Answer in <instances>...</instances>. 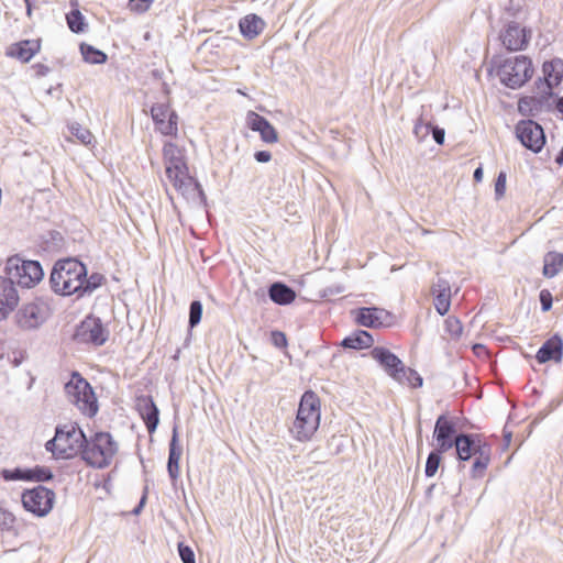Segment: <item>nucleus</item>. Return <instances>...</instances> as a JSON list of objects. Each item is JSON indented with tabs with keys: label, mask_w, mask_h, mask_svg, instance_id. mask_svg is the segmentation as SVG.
<instances>
[{
	"label": "nucleus",
	"mask_w": 563,
	"mask_h": 563,
	"mask_svg": "<svg viewBox=\"0 0 563 563\" xmlns=\"http://www.w3.org/2000/svg\"><path fill=\"white\" fill-rule=\"evenodd\" d=\"M202 305L200 301L195 300L190 305L189 311V324L190 327L197 325L201 320Z\"/></svg>",
	"instance_id": "43"
},
{
	"label": "nucleus",
	"mask_w": 563,
	"mask_h": 563,
	"mask_svg": "<svg viewBox=\"0 0 563 563\" xmlns=\"http://www.w3.org/2000/svg\"><path fill=\"white\" fill-rule=\"evenodd\" d=\"M474 179H475L476 183L482 181V179H483V169H482V167H478V168L475 169V172H474Z\"/></svg>",
	"instance_id": "58"
},
{
	"label": "nucleus",
	"mask_w": 563,
	"mask_h": 563,
	"mask_svg": "<svg viewBox=\"0 0 563 563\" xmlns=\"http://www.w3.org/2000/svg\"><path fill=\"white\" fill-rule=\"evenodd\" d=\"M19 301V292L12 280L0 276V320L7 319L15 310Z\"/></svg>",
	"instance_id": "19"
},
{
	"label": "nucleus",
	"mask_w": 563,
	"mask_h": 563,
	"mask_svg": "<svg viewBox=\"0 0 563 563\" xmlns=\"http://www.w3.org/2000/svg\"><path fill=\"white\" fill-rule=\"evenodd\" d=\"M374 343L373 336L364 330H357L351 333L342 341V345L346 349L365 350L372 347Z\"/></svg>",
	"instance_id": "29"
},
{
	"label": "nucleus",
	"mask_w": 563,
	"mask_h": 563,
	"mask_svg": "<svg viewBox=\"0 0 563 563\" xmlns=\"http://www.w3.org/2000/svg\"><path fill=\"white\" fill-rule=\"evenodd\" d=\"M445 450H439V448H435L431 450L428 454L426 466H424V475L426 477L430 478L433 477L439 467L441 466L443 462V454L446 453Z\"/></svg>",
	"instance_id": "33"
},
{
	"label": "nucleus",
	"mask_w": 563,
	"mask_h": 563,
	"mask_svg": "<svg viewBox=\"0 0 563 563\" xmlns=\"http://www.w3.org/2000/svg\"><path fill=\"white\" fill-rule=\"evenodd\" d=\"M563 269V254L559 252H548L543 258L542 274L547 278L556 276Z\"/></svg>",
	"instance_id": "31"
},
{
	"label": "nucleus",
	"mask_w": 563,
	"mask_h": 563,
	"mask_svg": "<svg viewBox=\"0 0 563 563\" xmlns=\"http://www.w3.org/2000/svg\"><path fill=\"white\" fill-rule=\"evenodd\" d=\"M555 162L559 164V165H563V148L560 151V153L558 154L556 158H555Z\"/></svg>",
	"instance_id": "59"
},
{
	"label": "nucleus",
	"mask_w": 563,
	"mask_h": 563,
	"mask_svg": "<svg viewBox=\"0 0 563 563\" xmlns=\"http://www.w3.org/2000/svg\"><path fill=\"white\" fill-rule=\"evenodd\" d=\"M271 299L278 305H289L296 298V292L282 283H275L269 288Z\"/></svg>",
	"instance_id": "32"
},
{
	"label": "nucleus",
	"mask_w": 563,
	"mask_h": 563,
	"mask_svg": "<svg viewBox=\"0 0 563 563\" xmlns=\"http://www.w3.org/2000/svg\"><path fill=\"white\" fill-rule=\"evenodd\" d=\"M352 316L356 324L366 328L389 327L394 323V316L388 310L377 307L354 309Z\"/></svg>",
	"instance_id": "13"
},
{
	"label": "nucleus",
	"mask_w": 563,
	"mask_h": 563,
	"mask_svg": "<svg viewBox=\"0 0 563 563\" xmlns=\"http://www.w3.org/2000/svg\"><path fill=\"white\" fill-rule=\"evenodd\" d=\"M68 130L71 136H74L80 144L85 146H95L96 137L88 128L82 126L79 123H73L68 126Z\"/></svg>",
	"instance_id": "34"
},
{
	"label": "nucleus",
	"mask_w": 563,
	"mask_h": 563,
	"mask_svg": "<svg viewBox=\"0 0 563 563\" xmlns=\"http://www.w3.org/2000/svg\"><path fill=\"white\" fill-rule=\"evenodd\" d=\"M64 390L69 401L88 418H93L99 410L98 399L92 386L78 372L74 371Z\"/></svg>",
	"instance_id": "5"
},
{
	"label": "nucleus",
	"mask_w": 563,
	"mask_h": 563,
	"mask_svg": "<svg viewBox=\"0 0 563 563\" xmlns=\"http://www.w3.org/2000/svg\"><path fill=\"white\" fill-rule=\"evenodd\" d=\"M247 126L255 132H258L261 140L268 144L278 142V133L276 129L266 120L254 111H249L246 114Z\"/></svg>",
	"instance_id": "21"
},
{
	"label": "nucleus",
	"mask_w": 563,
	"mask_h": 563,
	"mask_svg": "<svg viewBox=\"0 0 563 563\" xmlns=\"http://www.w3.org/2000/svg\"><path fill=\"white\" fill-rule=\"evenodd\" d=\"M435 487V484H431L427 489H426V497H431L432 495V492Z\"/></svg>",
	"instance_id": "61"
},
{
	"label": "nucleus",
	"mask_w": 563,
	"mask_h": 563,
	"mask_svg": "<svg viewBox=\"0 0 563 563\" xmlns=\"http://www.w3.org/2000/svg\"><path fill=\"white\" fill-rule=\"evenodd\" d=\"M25 467L16 466L14 468L0 470V476L4 482L22 481L24 482Z\"/></svg>",
	"instance_id": "40"
},
{
	"label": "nucleus",
	"mask_w": 563,
	"mask_h": 563,
	"mask_svg": "<svg viewBox=\"0 0 563 563\" xmlns=\"http://www.w3.org/2000/svg\"><path fill=\"white\" fill-rule=\"evenodd\" d=\"M81 51L85 59L89 63L103 64L107 60V55L92 46H81Z\"/></svg>",
	"instance_id": "39"
},
{
	"label": "nucleus",
	"mask_w": 563,
	"mask_h": 563,
	"mask_svg": "<svg viewBox=\"0 0 563 563\" xmlns=\"http://www.w3.org/2000/svg\"><path fill=\"white\" fill-rule=\"evenodd\" d=\"M516 134L522 145L534 153H539L544 146L543 129L532 120L520 121L516 126Z\"/></svg>",
	"instance_id": "14"
},
{
	"label": "nucleus",
	"mask_w": 563,
	"mask_h": 563,
	"mask_svg": "<svg viewBox=\"0 0 563 563\" xmlns=\"http://www.w3.org/2000/svg\"><path fill=\"white\" fill-rule=\"evenodd\" d=\"M255 159L258 163H267L272 158V154L268 151H258L254 154Z\"/></svg>",
	"instance_id": "53"
},
{
	"label": "nucleus",
	"mask_w": 563,
	"mask_h": 563,
	"mask_svg": "<svg viewBox=\"0 0 563 563\" xmlns=\"http://www.w3.org/2000/svg\"><path fill=\"white\" fill-rule=\"evenodd\" d=\"M177 551L183 563H196V554L194 549L184 541L177 543Z\"/></svg>",
	"instance_id": "41"
},
{
	"label": "nucleus",
	"mask_w": 563,
	"mask_h": 563,
	"mask_svg": "<svg viewBox=\"0 0 563 563\" xmlns=\"http://www.w3.org/2000/svg\"><path fill=\"white\" fill-rule=\"evenodd\" d=\"M529 362L533 371H538L537 365H543L550 361L560 364L563 360V354H534L532 361V354H522Z\"/></svg>",
	"instance_id": "35"
},
{
	"label": "nucleus",
	"mask_w": 563,
	"mask_h": 563,
	"mask_svg": "<svg viewBox=\"0 0 563 563\" xmlns=\"http://www.w3.org/2000/svg\"><path fill=\"white\" fill-rule=\"evenodd\" d=\"M75 339L80 343L101 345L108 339V332L103 328L100 319L87 317L77 328Z\"/></svg>",
	"instance_id": "15"
},
{
	"label": "nucleus",
	"mask_w": 563,
	"mask_h": 563,
	"mask_svg": "<svg viewBox=\"0 0 563 563\" xmlns=\"http://www.w3.org/2000/svg\"><path fill=\"white\" fill-rule=\"evenodd\" d=\"M5 273L8 279L23 288L35 287L44 277V272L37 261L24 260L13 255L7 260Z\"/></svg>",
	"instance_id": "8"
},
{
	"label": "nucleus",
	"mask_w": 563,
	"mask_h": 563,
	"mask_svg": "<svg viewBox=\"0 0 563 563\" xmlns=\"http://www.w3.org/2000/svg\"><path fill=\"white\" fill-rule=\"evenodd\" d=\"M55 475L49 466L34 465L33 467H25L24 482H34L43 485L44 483L52 482Z\"/></svg>",
	"instance_id": "30"
},
{
	"label": "nucleus",
	"mask_w": 563,
	"mask_h": 563,
	"mask_svg": "<svg viewBox=\"0 0 563 563\" xmlns=\"http://www.w3.org/2000/svg\"><path fill=\"white\" fill-rule=\"evenodd\" d=\"M135 409L142 418L146 430L153 434L159 424V409L151 395H140L135 399Z\"/></svg>",
	"instance_id": "17"
},
{
	"label": "nucleus",
	"mask_w": 563,
	"mask_h": 563,
	"mask_svg": "<svg viewBox=\"0 0 563 563\" xmlns=\"http://www.w3.org/2000/svg\"><path fill=\"white\" fill-rule=\"evenodd\" d=\"M272 342L276 349H285L287 346V339L285 333L279 331L272 332Z\"/></svg>",
	"instance_id": "47"
},
{
	"label": "nucleus",
	"mask_w": 563,
	"mask_h": 563,
	"mask_svg": "<svg viewBox=\"0 0 563 563\" xmlns=\"http://www.w3.org/2000/svg\"><path fill=\"white\" fill-rule=\"evenodd\" d=\"M563 402V398L562 399H559V398H554L552 399L549 405L547 406V410L551 413L552 411H554Z\"/></svg>",
	"instance_id": "56"
},
{
	"label": "nucleus",
	"mask_w": 563,
	"mask_h": 563,
	"mask_svg": "<svg viewBox=\"0 0 563 563\" xmlns=\"http://www.w3.org/2000/svg\"><path fill=\"white\" fill-rule=\"evenodd\" d=\"M31 68L34 73V76L37 78L46 76L51 70L47 65L42 64V63H36V64L32 65Z\"/></svg>",
	"instance_id": "51"
},
{
	"label": "nucleus",
	"mask_w": 563,
	"mask_h": 563,
	"mask_svg": "<svg viewBox=\"0 0 563 563\" xmlns=\"http://www.w3.org/2000/svg\"><path fill=\"white\" fill-rule=\"evenodd\" d=\"M445 333L449 340H457L463 331L461 321L455 317H449L444 321Z\"/></svg>",
	"instance_id": "37"
},
{
	"label": "nucleus",
	"mask_w": 563,
	"mask_h": 563,
	"mask_svg": "<svg viewBox=\"0 0 563 563\" xmlns=\"http://www.w3.org/2000/svg\"><path fill=\"white\" fill-rule=\"evenodd\" d=\"M460 421L461 419L459 417L451 416L448 411L438 416L432 433L435 448L449 452L455 446L460 435L466 432L463 431L462 428L465 427L467 419L464 418L463 423H460Z\"/></svg>",
	"instance_id": "9"
},
{
	"label": "nucleus",
	"mask_w": 563,
	"mask_h": 563,
	"mask_svg": "<svg viewBox=\"0 0 563 563\" xmlns=\"http://www.w3.org/2000/svg\"><path fill=\"white\" fill-rule=\"evenodd\" d=\"M512 440V432L508 431L506 428L503 430V445L501 449L505 451L509 448Z\"/></svg>",
	"instance_id": "54"
},
{
	"label": "nucleus",
	"mask_w": 563,
	"mask_h": 563,
	"mask_svg": "<svg viewBox=\"0 0 563 563\" xmlns=\"http://www.w3.org/2000/svg\"><path fill=\"white\" fill-rule=\"evenodd\" d=\"M265 22L256 14H247L239 22L241 34L247 38L253 40L257 37L265 29Z\"/></svg>",
	"instance_id": "27"
},
{
	"label": "nucleus",
	"mask_w": 563,
	"mask_h": 563,
	"mask_svg": "<svg viewBox=\"0 0 563 563\" xmlns=\"http://www.w3.org/2000/svg\"><path fill=\"white\" fill-rule=\"evenodd\" d=\"M15 523V516L13 514L0 515V529L10 530Z\"/></svg>",
	"instance_id": "50"
},
{
	"label": "nucleus",
	"mask_w": 563,
	"mask_h": 563,
	"mask_svg": "<svg viewBox=\"0 0 563 563\" xmlns=\"http://www.w3.org/2000/svg\"><path fill=\"white\" fill-rule=\"evenodd\" d=\"M44 320V309L35 302L24 305L16 314V322L22 329L37 328Z\"/></svg>",
	"instance_id": "22"
},
{
	"label": "nucleus",
	"mask_w": 563,
	"mask_h": 563,
	"mask_svg": "<svg viewBox=\"0 0 563 563\" xmlns=\"http://www.w3.org/2000/svg\"><path fill=\"white\" fill-rule=\"evenodd\" d=\"M366 356L367 354H361ZM379 367L396 383L412 389L423 386L422 376L411 366H406L397 354H371Z\"/></svg>",
	"instance_id": "7"
},
{
	"label": "nucleus",
	"mask_w": 563,
	"mask_h": 563,
	"mask_svg": "<svg viewBox=\"0 0 563 563\" xmlns=\"http://www.w3.org/2000/svg\"><path fill=\"white\" fill-rule=\"evenodd\" d=\"M432 133L434 141L438 144L442 145L444 143V130L440 128H434Z\"/></svg>",
	"instance_id": "55"
},
{
	"label": "nucleus",
	"mask_w": 563,
	"mask_h": 563,
	"mask_svg": "<svg viewBox=\"0 0 563 563\" xmlns=\"http://www.w3.org/2000/svg\"><path fill=\"white\" fill-rule=\"evenodd\" d=\"M80 430H82V428L77 422H71L69 424H57L55 427L56 439H59V441L69 442L77 435V431Z\"/></svg>",
	"instance_id": "36"
},
{
	"label": "nucleus",
	"mask_w": 563,
	"mask_h": 563,
	"mask_svg": "<svg viewBox=\"0 0 563 563\" xmlns=\"http://www.w3.org/2000/svg\"><path fill=\"white\" fill-rule=\"evenodd\" d=\"M8 361L12 364L13 367H18L22 364V362L26 358L27 354H12V358L10 357L11 354H7Z\"/></svg>",
	"instance_id": "52"
},
{
	"label": "nucleus",
	"mask_w": 563,
	"mask_h": 563,
	"mask_svg": "<svg viewBox=\"0 0 563 563\" xmlns=\"http://www.w3.org/2000/svg\"><path fill=\"white\" fill-rule=\"evenodd\" d=\"M552 294L548 289L540 291V302L543 311H549L552 307Z\"/></svg>",
	"instance_id": "48"
},
{
	"label": "nucleus",
	"mask_w": 563,
	"mask_h": 563,
	"mask_svg": "<svg viewBox=\"0 0 563 563\" xmlns=\"http://www.w3.org/2000/svg\"><path fill=\"white\" fill-rule=\"evenodd\" d=\"M67 24L69 29L75 33H81L85 31L86 24L84 16L79 10H73L66 15Z\"/></svg>",
	"instance_id": "38"
},
{
	"label": "nucleus",
	"mask_w": 563,
	"mask_h": 563,
	"mask_svg": "<svg viewBox=\"0 0 563 563\" xmlns=\"http://www.w3.org/2000/svg\"><path fill=\"white\" fill-rule=\"evenodd\" d=\"M154 0H129V8L135 13H145L152 7Z\"/></svg>",
	"instance_id": "44"
},
{
	"label": "nucleus",
	"mask_w": 563,
	"mask_h": 563,
	"mask_svg": "<svg viewBox=\"0 0 563 563\" xmlns=\"http://www.w3.org/2000/svg\"><path fill=\"white\" fill-rule=\"evenodd\" d=\"M118 450V443L110 432L97 431L87 440L82 461L89 467L103 470L111 464Z\"/></svg>",
	"instance_id": "4"
},
{
	"label": "nucleus",
	"mask_w": 563,
	"mask_h": 563,
	"mask_svg": "<svg viewBox=\"0 0 563 563\" xmlns=\"http://www.w3.org/2000/svg\"><path fill=\"white\" fill-rule=\"evenodd\" d=\"M21 503L26 512L36 518H45L54 508L56 493L52 488L37 484L22 490Z\"/></svg>",
	"instance_id": "10"
},
{
	"label": "nucleus",
	"mask_w": 563,
	"mask_h": 563,
	"mask_svg": "<svg viewBox=\"0 0 563 563\" xmlns=\"http://www.w3.org/2000/svg\"><path fill=\"white\" fill-rule=\"evenodd\" d=\"M49 283L53 290L63 296H81L97 287V284H91L87 278L86 266L75 258L57 261L52 269Z\"/></svg>",
	"instance_id": "2"
},
{
	"label": "nucleus",
	"mask_w": 563,
	"mask_h": 563,
	"mask_svg": "<svg viewBox=\"0 0 563 563\" xmlns=\"http://www.w3.org/2000/svg\"><path fill=\"white\" fill-rule=\"evenodd\" d=\"M453 449L459 473L473 460L468 472L470 478L476 481L485 476L492 461L493 445L484 433L465 432L460 435Z\"/></svg>",
	"instance_id": "1"
},
{
	"label": "nucleus",
	"mask_w": 563,
	"mask_h": 563,
	"mask_svg": "<svg viewBox=\"0 0 563 563\" xmlns=\"http://www.w3.org/2000/svg\"><path fill=\"white\" fill-rule=\"evenodd\" d=\"M543 74L548 95L552 96V89L563 79V60L560 58L545 62L543 64Z\"/></svg>",
	"instance_id": "24"
},
{
	"label": "nucleus",
	"mask_w": 563,
	"mask_h": 563,
	"mask_svg": "<svg viewBox=\"0 0 563 563\" xmlns=\"http://www.w3.org/2000/svg\"><path fill=\"white\" fill-rule=\"evenodd\" d=\"M548 415H550V412L544 408L542 410H540L538 412V415L536 416L534 420H533V423H539L541 422Z\"/></svg>",
	"instance_id": "57"
},
{
	"label": "nucleus",
	"mask_w": 563,
	"mask_h": 563,
	"mask_svg": "<svg viewBox=\"0 0 563 563\" xmlns=\"http://www.w3.org/2000/svg\"><path fill=\"white\" fill-rule=\"evenodd\" d=\"M2 514H12L11 511H9L8 509L3 508L1 505H0V515L2 516Z\"/></svg>",
	"instance_id": "64"
},
{
	"label": "nucleus",
	"mask_w": 563,
	"mask_h": 563,
	"mask_svg": "<svg viewBox=\"0 0 563 563\" xmlns=\"http://www.w3.org/2000/svg\"><path fill=\"white\" fill-rule=\"evenodd\" d=\"M147 496H148V485L146 484L143 488V492H142L139 503L135 505V507L132 510V515L137 516L143 511V509L147 503Z\"/></svg>",
	"instance_id": "46"
},
{
	"label": "nucleus",
	"mask_w": 563,
	"mask_h": 563,
	"mask_svg": "<svg viewBox=\"0 0 563 563\" xmlns=\"http://www.w3.org/2000/svg\"><path fill=\"white\" fill-rule=\"evenodd\" d=\"M531 37V31L520 26L518 23H509L500 34L503 45L508 51H522L525 49Z\"/></svg>",
	"instance_id": "16"
},
{
	"label": "nucleus",
	"mask_w": 563,
	"mask_h": 563,
	"mask_svg": "<svg viewBox=\"0 0 563 563\" xmlns=\"http://www.w3.org/2000/svg\"><path fill=\"white\" fill-rule=\"evenodd\" d=\"M165 175L173 188L185 198L195 196L200 190V185L189 174L187 163L165 167Z\"/></svg>",
	"instance_id": "11"
},
{
	"label": "nucleus",
	"mask_w": 563,
	"mask_h": 563,
	"mask_svg": "<svg viewBox=\"0 0 563 563\" xmlns=\"http://www.w3.org/2000/svg\"><path fill=\"white\" fill-rule=\"evenodd\" d=\"M183 454V446L179 441L178 424L174 423L172 429V437L168 443V459H167V473L170 478L172 485L176 487L179 478V462Z\"/></svg>",
	"instance_id": "18"
},
{
	"label": "nucleus",
	"mask_w": 563,
	"mask_h": 563,
	"mask_svg": "<svg viewBox=\"0 0 563 563\" xmlns=\"http://www.w3.org/2000/svg\"><path fill=\"white\" fill-rule=\"evenodd\" d=\"M556 108L561 113H563V97L558 101Z\"/></svg>",
	"instance_id": "62"
},
{
	"label": "nucleus",
	"mask_w": 563,
	"mask_h": 563,
	"mask_svg": "<svg viewBox=\"0 0 563 563\" xmlns=\"http://www.w3.org/2000/svg\"><path fill=\"white\" fill-rule=\"evenodd\" d=\"M26 4V13L27 15H31L32 13V0H24Z\"/></svg>",
	"instance_id": "60"
},
{
	"label": "nucleus",
	"mask_w": 563,
	"mask_h": 563,
	"mask_svg": "<svg viewBox=\"0 0 563 563\" xmlns=\"http://www.w3.org/2000/svg\"><path fill=\"white\" fill-rule=\"evenodd\" d=\"M42 49V40H22L11 44L5 49V55L10 58L20 60L21 63H29Z\"/></svg>",
	"instance_id": "20"
},
{
	"label": "nucleus",
	"mask_w": 563,
	"mask_h": 563,
	"mask_svg": "<svg viewBox=\"0 0 563 563\" xmlns=\"http://www.w3.org/2000/svg\"><path fill=\"white\" fill-rule=\"evenodd\" d=\"M551 96L548 95V90L541 97L526 96L518 101V111L525 117H534L543 108V104Z\"/></svg>",
	"instance_id": "28"
},
{
	"label": "nucleus",
	"mask_w": 563,
	"mask_h": 563,
	"mask_svg": "<svg viewBox=\"0 0 563 563\" xmlns=\"http://www.w3.org/2000/svg\"><path fill=\"white\" fill-rule=\"evenodd\" d=\"M533 74L532 60L525 55L505 58L496 68V75L501 84L511 89L522 87L532 78Z\"/></svg>",
	"instance_id": "6"
},
{
	"label": "nucleus",
	"mask_w": 563,
	"mask_h": 563,
	"mask_svg": "<svg viewBox=\"0 0 563 563\" xmlns=\"http://www.w3.org/2000/svg\"><path fill=\"white\" fill-rule=\"evenodd\" d=\"M111 486V483H110V477H108L106 481H104V484H103V488L109 490V487Z\"/></svg>",
	"instance_id": "63"
},
{
	"label": "nucleus",
	"mask_w": 563,
	"mask_h": 563,
	"mask_svg": "<svg viewBox=\"0 0 563 563\" xmlns=\"http://www.w3.org/2000/svg\"><path fill=\"white\" fill-rule=\"evenodd\" d=\"M162 156L164 166L186 164V150L174 141H166L163 144Z\"/></svg>",
	"instance_id": "25"
},
{
	"label": "nucleus",
	"mask_w": 563,
	"mask_h": 563,
	"mask_svg": "<svg viewBox=\"0 0 563 563\" xmlns=\"http://www.w3.org/2000/svg\"><path fill=\"white\" fill-rule=\"evenodd\" d=\"M563 351V340L560 335L555 334L550 338L538 352H562Z\"/></svg>",
	"instance_id": "42"
},
{
	"label": "nucleus",
	"mask_w": 563,
	"mask_h": 563,
	"mask_svg": "<svg viewBox=\"0 0 563 563\" xmlns=\"http://www.w3.org/2000/svg\"><path fill=\"white\" fill-rule=\"evenodd\" d=\"M88 437L84 430L77 431V435L73 438L67 446L62 448L59 457L63 460H71L79 456L82 460L84 451L87 448Z\"/></svg>",
	"instance_id": "26"
},
{
	"label": "nucleus",
	"mask_w": 563,
	"mask_h": 563,
	"mask_svg": "<svg viewBox=\"0 0 563 563\" xmlns=\"http://www.w3.org/2000/svg\"><path fill=\"white\" fill-rule=\"evenodd\" d=\"M321 420V404L319 396L307 389L300 396L296 418L290 432L300 442L309 441L317 432Z\"/></svg>",
	"instance_id": "3"
},
{
	"label": "nucleus",
	"mask_w": 563,
	"mask_h": 563,
	"mask_svg": "<svg viewBox=\"0 0 563 563\" xmlns=\"http://www.w3.org/2000/svg\"><path fill=\"white\" fill-rule=\"evenodd\" d=\"M155 130L164 136L176 139L178 135V115L168 102L156 103L151 108Z\"/></svg>",
	"instance_id": "12"
},
{
	"label": "nucleus",
	"mask_w": 563,
	"mask_h": 563,
	"mask_svg": "<svg viewBox=\"0 0 563 563\" xmlns=\"http://www.w3.org/2000/svg\"><path fill=\"white\" fill-rule=\"evenodd\" d=\"M506 181L507 176L505 172H500L497 176L496 183H495V194L498 199L504 197L506 191Z\"/></svg>",
	"instance_id": "45"
},
{
	"label": "nucleus",
	"mask_w": 563,
	"mask_h": 563,
	"mask_svg": "<svg viewBox=\"0 0 563 563\" xmlns=\"http://www.w3.org/2000/svg\"><path fill=\"white\" fill-rule=\"evenodd\" d=\"M57 441H59V439H56V434H55L54 438L49 439L45 443V450L47 452L52 453L53 455H55L57 459H60L59 457V452H60L63 446L58 445Z\"/></svg>",
	"instance_id": "49"
},
{
	"label": "nucleus",
	"mask_w": 563,
	"mask_h": 563,
	"mask_svg": "<svg viewBox=\"0 0 563 563\" xmlns=\"http://www.w3.org/2000/svg\"><path fill=\"white\" fill-rule=\"evenodd\" d=\"M431 292L433 295V305L435 310L441 316L448 313L451 307L452 297V290L449 282L439 279L432 285Z\"/></svg>",
	"instance_id": "23"
}]
</instances>
